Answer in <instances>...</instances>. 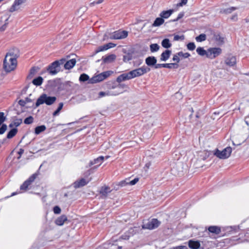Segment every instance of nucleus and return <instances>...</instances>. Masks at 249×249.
Masks as SVG:
<instances>
[{"label":"nucleus","instance_id":"1","mask_svg":"<svg viewBox=\"0 0 249 249\" xmlns=\"http://www.w3.org/2000/svg\"><path fill=\"white\" fill-rule=\"evenodd\" d=\"M150 69L146 67L142 66L138 69H134L127 73H124L119 75L116 79L118 83L128 80L137 77L141 76L150 71Z\"/></svg>","mask_w":249,"mask_h":249},{"label":"nucleus","instance_id":"2","mask_svg":"<svg viewBox=\"0 0 249 249\" xmlns=\"http://www.w3.org/2000/svg\"><path fill=\"white\" fill-rule=\"evenodd\" d=\"M17 66L16 55L13 53H8L3 61V68L6 72L14 71Z\"/></svg>","mask_w":249,"mask_h":249},{"label":"nucleus","instance_id":"3","mask_svg":"<svg viewBox=\"0 0 249 249\" xmlns=\"http://www.w3.org/2000/svg\"><path fill=\"white\" fill-rule=\"evenodd\" d=\"M56 100L54 96H50L45 93L42 94L37 99L36 103V107L45 104L48 106L53 105Z\"/></svg>","mask_w":249,"mask_h":249},{"label":"nucleus","instance_id":"4","mask_svg":"<svg viewBox=\"0 0 249 249\" xmlns=\"http://www.w3.org/2000/svg\"><path fill=\"white\" fill-rule=\"evenodd\" d=\"M124 86L123 85H119L116 86L113 85L110 87V89H114L117 88L115 91H107V92L101 91L99 93V97L102 98L106 96H116L124 92Z\"/></svg>","mask_w":249,"mask_h":249},{"label":"nucleus","instance_id":"5","mask_svg":"<svg viewBox=\"0 0 249 249\" xmlns=\"http://www.w3.org/2000/svg\"><path fill=\"white\" fill-rule=\"evenodd\" d=\"M113 73L111 71H104L102 73L95 74L92 77L89 79L88 82L89 84H95L101 82L109 77Z\"/></svg>","mask_w":249,"mask_h":249},{"label":"nucleus","instance_id":"6","mask_svg":"<svg viewBox=\"0 0 249 249\" xmlns=\"http://www.w3.org/2000/svg\"><path fill=\"white\" fill-rule=\"evenodd\" d=\"M232 148L231 147H227L222 150L215 149L213 151V155L220 159H226L231 155Z\"/></svg>","mask_w":249,"mask_h":249},{"label":"nucleus","instance_id":"7","mask_svg":"<svg viewBox=\"0 0 249 249\" xmlns=\"http://www.w3.org/2000/svg\"><path fill=\"white\" fill-rule=\"evenodd\" d=\"M222 52L219 47H210L208 49V58L213 59L219 56Z\"/></svg>","mask_w":249,"mask_h":249},{"label":"nucleus","instance_id":"8","mask_svg":"<svg viewBox=\"0 0 249 249\" xmlns=\"http://www.w3.org/2000/svg\"><path fill=\"white\" fill-rule=\"evenodd\" d=\"M160 224V222L157 219H152L145 222L142 225V228L143 229L152 230L159 227Z\"/></svg>","mask_w":249,"mask_h":249},{"label":"nucleus","instance_id":"9","mask_svg":"<svg viewBox=\"0 0 249 249\" xmlns=\"http://www.w3.org/2000/svg\"><path fill=\"white\" fill-rule=\"evenodd\" d=\"M26 0H15L12 5L9 8V12L13 13L21 10L22 5Z\"/></svg>","mask_w":249,"mask_h":249},{"label":"nucleus","instance_id":"10","mask_svg":"<svg viewBox=\"0 0 249 249\" xmlns=\"http://www.w3.org/2000/svg\"><path fill=\"white\" fill-rule=\"evenodd\" d=\"M127 36V32L125 31L119 30L114 32L110 36V38L114 39H121L126 37Z\"/></svg>","mask_w":249,"mask_h":249},{"label":"nucleus","instance_id":"11","mask_svg":"<svg viewBox=\"0 0 249 249\" xmlns=\"http://www.w3.org/2000/svg\"><path fill=\"white\" fill-rule=\"evenodd\" d=\"M190 54L188 53H183L182 52H179L175 54L173 57V60L179 63L180 60L182 58H187L190 56Z\"/></svg>","mask_w":249,"mask_h":249},{"label":"nucleus","instance_id":"12","mask_svg":"<svg viewBox=\"0 0 249 249\" xmlns=\"http://www.w3.org/2000/svg\"><path fill=\"white\" fill-rule=\"evenodd\" d=\"M89 181L88 178H81L76 180L73 183V186L75 188H79L87 185Z\"/></svg>","mask_w":249,"mask_h":249},{"label":"nucleus","instance_id":"13","mask_svg":"<svg viewBox=\"0 0 249 249\" xmlns=\"http://www.w3.org/2000/svg\"><path fill=\"white\" fill-rule=\"evenodd\" d=\"M59 63L58 62L55 61L53 62L51 65L49 67L48 70L49 73L51 74L54 75L56 74L59 71L58 70Z\"/></svg>","mask_w":249,"mask_h":249},{"label":"nucleus","instance_id":"14","mask_svg":"<svg viewBox=\"0 0 249 249\" xmlns=\"http://www.w3.org/2000/svg\"><path fill=\"white\" fill-rule=\"evenodd\" d=\"M225 63L230 67H233L236 64V58L235 56L230 55L225 59Z\"/></svg>","mask_w":249,"mask_h":249},{"label":"nucleus","instance_id":"15","mask_svg":"<svg viewBox=\"0 0 249 249\" xmlns=\"http://www.w3.org/2000/svg\"><path fill=\"white\" fill-rule=\"evenodd\" d=\"M212 154H213V152L204 150L199 152L198 153V157L200 160H205Z\"/></svg>","mask_w":249,"mask_h":249},{"label":"nucleus","instance_id":"16","mask_svg":"<svg viewBox=\"0 0 249 249\" xmlns=\"http://www.w3.org/2000/svg\"><path fill=\"white\" fill-rule=\"evenodd\" d=\"M68 218L65 215H62L57 217L55 220V223L56 225L61 226H63L64 223L67 221Z\"/></svg>","mask_w":249,"mask_h":249},{"label":"nucleus","instance_id":"17","mask_svg":"<svg viewBox=\"0 0 249 249\" xmlns=\"http://www.w3.org/2000/svg\"><path fill=\"white\" fill-rule=\"evenodd\" d=\"M196 52L197 54L202 57H205L208 58V49L205 50L204 48L201 47H199L197 48L196 50Z\"/></svg>","mask_w":249,"mask_h":249},{"label":"nucleus","instance_id":"18","mask_svg":"<svg viewBox=\"0 0 249 249\" xmlns=\"http://www.w3.org/2000/svg\"><path fill=\"white\" fill-rule=\"evenodd\" d=\"M35 178V176L34 175L31 177L28 180L25 181L24 183L20 186V189L23 190H26L29 185H30Z\"/></svg>","mask_w":249,"mask_h":249},{"label":"nucleus","instance_id":"19","mask_svg":"<svg viewBox=\"0 0 249 249\" xmlns=\"http://www.w3.org/2000/svg\"><path fill=\"white\" fill-rule=\"evenodd\" d=\"M111 192V190L110 187L107 186H102L100 190V193L104 196H107V195Z\"/></svg>","mask_w":249,"mask_h":249},{"label":"nucleus","instance_id":"20","mask_svg":"<svg viewBox=\"0 0 249 249\" xmlns=\"http://www.w3.org/2000/svg\"><path fill=\"white\" fill-rule=\"evenodd\" d=\"M171 54V51L168 50H165L163 52L160 56V60L161 61H166L170 57Z\"/></svg>","mask_w":249,"mask_h":249},{"label":"nucleus","instance_id":"21","mask_svg":"<svg viewBox=\"0 0 249 249\" xmlns=\"http://www.w3.org/2000/svg\"><path fill=\"white\" fill-rule=\"evenodd\" d=\"M116 58V56L114 54H111L103 57V61L106 63H111L114 61Z\"/></svg>","mask_w":249,"mask_h":249},{"label":"nucleus","instance_id":"22","mask_svg":"<svg viewBox=\"0 0 249 249\" xmlns=\"http://www.w3.org/2000/svg\"><path fill=\"white\" fill-rule=\"evenodd\" d=\"M173 13V10H169L167 11H163L161 12L160 16L161 18H168Z\"/></svg>","mask_w":249,"mask_h":249},{"label":"nucleus","instance_id":"23","mask_svg":"<svg viewBox=\"0 0 249 249\" xmlns=\"http://www.w3.org/2000/svg\"><path fill=\"white\" fill-rule=\"evenodd\" d=\"M139 181L138 178H135L134 179L130 181L129 182H127L126 180H123L120 182V185L121 186H124L126 185L129 184L130 185H134L136 184Z\"/></svg>","mask_w":249,"mask_h":249},{"label":"nucleus","instance_id":"24","mask_svg":"<svg viewBox=\"0 0 249 249\" xmlns=\"http://www.w3.org/2000/svg\"><path fill=\"white\" fill-rule=\"evenodd\" d=\"M157 62V60L154 56L148 57L145 60L146 64L149 66L154 65Z\"/></svg>","mask_w":249,"mask_h":249},{"label":"nucleus","instance_id":"25","mask_svg":"<svg viewBox=\"0 0 249 249\" xmlns=\"http://www.w3.org/2000/svg\"><path fill=\"white\" fill-rule=\"evenodd\" d=\"M75 63L76 60L74 59H71L66 63L64 67L66 69L69 70L73 67Z\"/></svg>","mask_w":249,"mask_h":249},{"label":"nucleus","instance_id":"26","mask_svg":"<svg viewBox=\"0 0 249 249\" xmlns=\"http://www.w3.org/2000/svg\"><path fill=\"white\" fill-rule=\"evenodd\" d=\"M188 245L189 247L192 249H197L200 247V243L198 241L190 240Z\"/></svg>","mask_w":249,"mask_h":249},{"label":"nucleus","instance_id":"27","mask_svg":"<svg viewBox=\"0 0 249 249\" xmlns=\"http://www.w3.org/2000/svg\"><path fill=\"white\" fill-rule=\"evenodd\" d=\"M164 19L161 18H157L155 20L152 26L154 27H158L162 25L164 23Z\"/></svg>","mask_w":249,"mask_h":249},{"label":"nucleus","instance_id":"28","mask_svg":"<svg viewBox=\"0 0 249 249\" xmlns=\"http://www.w3.org/2000/svg\"><path fill=\"white\" fill-rule=\"evenodd\" d=\"M22 120L21 119H16L10 124L9 127H18L22 123Z\"/></svg>","mask_w":249,"mask_h":249},{"label":"nucleus","instance_id":"29","mask_svg":"<svg viewBox=\"0 0 249 249\" xmlns=\"http://www.w3.org/2000/svg\"><path fill=\"white\" fill-rule=\"evenodd\" d=\"M46 129V127L44 125L37 126L35 129V133L36 135H38L40 133L44 131Z\"/></svg>","mask_w":249,"mask_h":249},{"label":"nucleus","instance_id":"30","mask_svg":"<svg viewBox=\"0 0 249 249\" xmlns=\"http://www.w3.org/2000/svg\"><path fill=\"white\" fill-rule=\"evenodd\" d=\"M208 230L210 232L216 234L219 233L221 231L220 228L219 227L214 226H210V227H209Z\"/></svg>","mask_w":249,"mask_h":249},{"label":"nucleus","instance_id":"31","mask_svg":"<svg viewBox=\"0 0 249 249\" xmlns=\"http://www.w3.org/2000/svg\"><path fill=\"white\" fill-rule=\"evenodd\" d=\"M176 65H177L176 64H175V63L162 64H159V65H158L156 67V68H158L163 67V68L171 69V68H173L174 66H175Z\"/></svg>","mask_w":249,"mask_h":249},{"label":"nucleus","instance_id":"32","mask_svg":"<svg viewBox=\"0 0 249 249\" xmlns=\"http://www.w3.org/2000/svg\"><path fill=\"white\" fill-rule=\"evenodd\" d=\"M103 160H104V157H100L97 158L96 159L94 160V161L91 162V164L93 165V164H97V167H98L102 164Z\"/></svg>","mask_w":249,"mask_h":249},{"label":"nucleus","instance_id":"33","mask_svg":"<svg viewBox=\"0 0 249 249\" xmlns=\"http://www.w3.org/2000/svg\"><path fill=\"white\" fill-rule=\"evenodd\" d=\"M42 82L43 78L40 76L34 79L32 81L33 84L36 86H40Z\"/></svg>","mask_w":249,"mask_h":249},{"label":"nucleus","instance_id":"34","mask_svg":"<svg viewBox=\"0 0 249 249\" xmlns=\"http://www.w3.org/2000/svg\"><path fill=\"white\" fill-rule=\"evenodd\" d=\"M161 45L165 48H169L171 46V43L170 42L169 39L165 38L161 42Z\"/></svg>","mask_w":249,"mask_h":249},{"label":"nucleus","instance_id":"35","mask_svg":"<svg viewBox=\"0 0 249 249\" xmlns=\"http://www.w3.org/2000/svg\"><path fill=\"white\" fill-rule=\"evenodd\" d=\"M215 40L218 45H221L224 43V38L220 35L215 36Z\"/></svg>","mask_w":249,"mask_h":249},{"label":"nucleus","instance_id":"36","mask_svg":"<svg viewBox=\"0 0 249 249\" xmlns=\"http://www.w3.org/2000/svg\"><path fill=\"white\" fill-rule=\"evenodd\" d=\"M206 39V36L205 34H200L199 36H198L196 37V40L198 42H201L204 41Z\"/></svg>","mask_w":249,"mask_h":249},{"label":"nucleus","instance_id":"37","mask_svg":"<svg viewBox=\"0 0 249 249\" xmlns=\"http://www.w3.org/2000/svg\"><path fill=\"white\" fill-rule=\"evenodd\" d=\"M133 230H130L127 233H125L123 235L121 236L122 239L124 240H127L129 238V237L133 235Z\"/></svg>","mask_w":249,"mask_h":249},{"label":"nucleus","instance_id":"38","mask_svg":"<svg viewBox=\"0 0 249 249\" xmlns=\"http://www.w3.org/2000/svg\"><path fill=\"white\" fill-rule=\"evenodd\" d=\"M160 46L157 44H152L150 46V51L152 52H157L159 50Z\"/></svg>","mask_w":249,"mask_h":249},{"label":"nucleus","instance_id":"39","mask_svg":"<svg viewBox=\"0 0 249 249\" xmlns=\"http://www.w3.org/2000/svg\"><path fill=\"white\" fill-rule=\"evenodd\" d=\"M17 132V129L15 128H13L7 134V137L8 139H10L14 137Z\"/></svg>","mask_w":249,"mask_h":249},{"label":"nucleus","instance_id":"40","mask_svg":"<svg viewBox=\"0 0 249 249\" xmlns=\"http://www.w3.org/2000/svg\"><path fill=\"white\" fill-rule=\"evenodd\" d=\"M89 76L85 73L81 74L79 77V80L82 82L86 81L88 80H89Z\"/></svg>","mask_w":249,"mask_h":249},{"label":"nucleus","instance_id":"41","mask_svg":"<svg viewBox=\"0 0 249 249\" xmlns=\"http://www.w3.org/2000/svg\"><path fill=\"white\" fill-rule=\"evenodd\" d=\"M33 122L34 118L32 116H29V117L26 118L24 121V124H31Z\"/></svg>","mask_w":249,"mask_h":249},{"label":"nucleus","instance_id":"42","mask_svg":"<svg viewBox=\"0 0 249 249\" xmlns=\"http://www.w3.org/2000/svg\"><path fill=\"white\" fill-rule=\"evenodd\" d=\"M107 48L106 47V44L103 45V46H101L100 47H99L97 50L95 51V53H98L99 52H102V51H106L107 50Z\"/></svg>","mask_w":249,"mask_h":249},{"label":"nucleus","instance_id":"43","mask_svg":"<svg viewBox=\"0 0 249 249\" xmlns=\"http://www.w3.org/2000/svg\"><path fill=\"white\" fill-rule=\"evenodd\" d=\"M6 117L4 116L3 112H0V126L2 124V123L6 120Z\"/></svg>","mask_w":249,"mask_h":249},{"label":"nucleus","instance_id":"44","mask_svg":"<svg viewBox=\"0 0 249 249\" xmlns=\"http://www.w3.org/2000/svg\"><path fill=\"white\" fill-rule=\"evenodd\" d=\"M184 39V35H175L174 37V40L175 41H178V40H183Z\"/></svg>","mask_w":249,"mask_h":249},{"label":"nucleus","instance_id":"45","mask_svg":"<svg viewBox=\"0 0 249 249\" xmlns=\"http://www.w3.org/2000/svg\"><path fill=\"white\" fill-rule=\"evenodd\" d=\"M187 48L190 51H193L196 48V45L194 43L190 42L187 45Z\"/></svg>","mask_w":249,"mask_h":249},{"label":"nucleus","instance_id":"46","mask_svg":"<svg viewBox=\"0 0 249 249\" xmlns=\"http://www.w3.org/2000/svg\"><path fill=\"white\" fill-rule=\"evenodd\" d=\"M63 107V104L62 103H59L57 109L53 112V115L54 116L57 115L59 113V111L62 109Z\"/></svg>","mask_w":249,"mask_h":249},{"label":"nucleus","instance_id":"47","mask_svg":"<svg viewBox=\"0 0 249 249\" xmlns=\"http://www.w3.org/2000/svg\"><path fill=\"white\" fill-rule=\"evenodd\" d=\"M7 126L5 124H2L0 127V134H3L6 130Z\"/></svg>","mask_w":249,"mask_h":249},{"label":"nucleus","instance_id":"48","mask_svg":"<svg viewBox=\"0 0 249 249\" xmlns=\"http://www.w3.org/2000/svg\"><path fill=\"white\" fill-rule=\"evenodd\" d=\"M53 210L55 214H59L61 213V209L58 206H55Z\"/></svg>","mask_w":249,"mask_h":249},{"label":"nucleus","instance_id":"49","mask_svg":"<svg viewBox=\"0 0 249 249\" xmlns=\"http://www.w3.org/2000/svg\"><path fill=\"white\" fill-rule=\"evenodd\" d=\"M6 28V25L3 22H0V32L5 30Z\"/></svg>","mask_w":249,"mask_h":249},{"label":"nucleus","instance_id":"50","mask_svg":"<svg viewBox=\"0 0 249 249\" xmlns=\"http://www.w3.org/2000/svg\"><path fill=\"white\" fill-rule=\"evenodd\" d=\"M169 249H188L187 246H177L173 247L171 248H170Z\"/></svg>","mask_w":249,"mask_h":249},{"label":"nucleus","instance_id":"51","mask_svg":"<svg viewBox=\"0 0 249 249\" xmlns=\"http://www.w3.org/2000/svg\"><path fill=\"white\" fill-rule=\"evenodd\" d=\"M105 0H96L90 4L91 6H94L95 4H100L103 2Z\"/></svg>","mask_w":249,"mask_h":249},{"label":"nucleus","instance_id":"52","mask_svg":"<svg viewBox=\"0 0 249 249\" xmlns=\"http://www.w3.org/2000/svg\"><path fill=\"white\" fill-rule=\"evenodd\" d=\"M188 0H181L180 2L178 4V6H182L187 3Z\"/></svg>","mask_w":249,"mask_h":249},{"label":"nucleus","instance_id":"53","mask_svg":"<svg viewBox=\"0 0 249 249\" xmlns=\"http://www.w3.org/2000/svg\"><path fill=\"white\" fill-rule=\"evenodd\" d=\"M106 47H107V50L110 48H113L116 46V45L115 44H113L112 43H109L106 44Z\"/></svg>","mask_w":249,"mask_h":249},{"label":"nucleus","instance_id":"54","mask_svg":"<svg viewBox=\"0 0 249 249\" xmlns=\"http://www.w3.org/2000/svg\"><path fill=\"white\" fill-rule=\"evenodd\" d=\"M131 59V57L129 55H126L124 56V62H127L130 60Z\"/></svg>","mask_w":249,"mask_h":249},{"label":"nucleus","instance_id":"55","mask_svg":"<svg viewBox=\"0 0 249 249\" xmlns=\"http://www.w3.org/2000/svg\"><path fill=\"white\" fill-rule=\"evenodd\" d=\"M18 104L21 106H25L26 104V101L24 100H20L18 102Z\"/></svg>","mask_w":249,"mask_h":249},{"label":"nucleus","instance_id":"56","mask_svg":"<svg viewBox=\"0 0 249 249\" xmlns=\"http://www.w3.org/2000/svg\"><path fill=\"white\" fill-rule=\"evenodd\" d=\"M24 152V150L22 149H20L18 151V154L19 155V156H20ZM20 157H18V159H19Z\"/></svg>","mask_w":249,"mask_h":249},{"label":"nucleus","instance_id":"57","mask_svg":"<svg viewBox=\"0 0 249 249\" xmlns=\"http://www.w3.org/2000/svg\"><path fill=\"white\" fill-rule=\"evenodd\" d=\"M114 82L113 81H109L108 83H107V85H109V86H111V85L112 84H114Z\"/></svg>","mask_w":249,"mask_h":249},{"label":"nucleus","instance_id":"58","mask_svg":"<svg viewBox=\"0 0 249 249\" xmlns=\"http://www.w3.org/2000/svg\"><path fill=\"white\" fill-rule=\"evenodd\" d=\"M150 165V163H147V164H145V166L146 167V168H147V169H148V168H149V167Z\"/></svg>","mask_w":249,"mask_h":249},{"label":"nucleus","instance_id":"59","mask_svg":"<svg viewBox=\"0 0 249 249\" xmlns=\"http://www.w3.org/2000/svg\"><path fill=\"white\" fill-rule=\"evenodd\" d=\"M15 194H16L15 193H13V194L12 195V196H14V195H15Z\"/></svg>","mask_w":249,"mask_h":249}]
</instances>
